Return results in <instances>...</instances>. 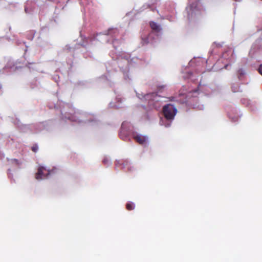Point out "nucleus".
<instances>
[{
  "instance_id": "nucleus-1",
  "label": "nucleus",
  "mask_w": 262,
  "mask_h": 262,
  "mask_svg": "<svg viewBox=\"0 0 262 262\" xmlns=\"http://www.w3.org/2000/svg\"><path fill=\"white\" fill-rule=\"evenodd\" d=\"M143 99L148 101V103L150 106H152L156 109H158L160 107V105H157V103L160 102L162 97L158 95L156 93H152L147 94L143 97Z\"/></svg>"
},
{
  "instance_id": "nucleus-2",
  "label": "nucleus",
  "mask_w": 262,
  "mask_h": 262,
  "mask_svg": "<svg viewBox=\"0 0 262 262\" xmlns=\"http://www.w3.org/2000/svg\"><path fill=\"white\" fill-rule=\"evenodd\" d=\"M177 109L172 104H168L163 107V113L167 120L171 121L177 113Z\"/></svg>"
},
{
  "instance_id": "nucleus-3",
  "label": "nucleus",
  "mask_w": 262,
  "mask_h": 262,
  "mask_svg": "<svg viewBox=\"0 0 262 262\" xmlns=\"http://www.w3.org/2000/svg\"><path fill=\"white\" fill-rule=\"evenodd\" d=\"M189 6L187 7L188 16L190 19L192 17L193 14L197 13L198 10L200 7V3L198 0H188Z\"/></svg>"
},
{
  "instance_id": "nucleus-4",
  "label": "nucleus",
  "mask_w": 262,
  "mask_h": 262,
  "mask_svg": "<svg viewBox=\"0 0 262 262\" xmlns=\"http://www.w3.org/2000/svg\"><path fill=\"white\" fill-rule=\"evenodd\" d=\"M53 172V170H50L43 166H40L38 168V172L36 174L35 178L37 180H41L48 178V176Z\"/></svg>"
},
{
  "instance_id": "nucleus-5",
  "label": "nucleus",
  "mask_w": 262,
  "mask_h": 262,
  "mask_svg": "<svg viewBox=\"0 0 262 262\" xmlns=\"http://www.w3.org/2000/svg\"><path fill=\"white\" fill-rule=\"evenodd\" d=\"M61 113L63 115H64L65 118L69 120L77 122H80L78 118H77L76 117L73 116V115H72V114L73 113L76 114L77 115H79V113H76L74 108H70V112H68L65 111V110H63L62 111Z\"/></svg>"
},
{
  "instance_id": "nucleus-6",
  "label": "nucleus",
  "mask_w": 262,
  "mask_h": 262,
  "mask_svg": "<svg viewBox=\"0 0 262 262\" xmlns=\"http://www.w3.org/2000/svg\"><path fill=\"white\" fill-rule=\"evenodd\" d=\"M134 139L139 144L146 146L148 143V138L146 136H144L140 134H137L134 136Z\"/></svg>"
},
{
  "instance_id": "nucleus-7",
  "label": "nucleus",
  "mask_w": 262,
  "mask_h": 262,
  "mask_svg": "<svg viewBox=\"0 0 262 262\" xmlns=\"http://www.w3.org/2000/svg\"><path fill=\"white\" fill-rule=\"evenodd\" d=\"M118 30L117 29H110L108 30L107 35L111 36L113 38L112 43L115 48H116V41L117 40L114 38L118 36Z\"/></svg>"
},
{
  "instance_id": "nucleus-8",
  "label": "nucleus",
  "mask_w": 262,
  "mask_h": 262,
  "mask_svg": "<svg viewBox=\"0 0 262 262\" xmlns=\"http://www.w3.org/2000/svg\"><path fill=\"white\" fill-rule=\"evenodd\" d=\"M128 123L127 122H123L122 124V126H121V131L120 132V137L121 138L123 139V140L125 139V138H126V137H123L122 135V134L123 132H125L127 129V127L128 125Z\"/></svg>"
},
{
  "instance_id": "nucleus-9",
  "label": "nucleus",
  "mask_w": 262,
  "mask_h": 262,
  "mask_svg": "<svg viewBox=\"0 0 262 262\" xmlns=\"http://www.w3.org/2000/svg\"><path fill=\"white\" fill-rule=\"evenodd\" d=\"M150 26L151 28L156 31L157 32H159L161 31V29L159 25L154 21H151L150 23Z\"/></svg>"
},
{
  "instance_id": "nucleus-10",
  "label": "nucleus",
  "mask_w": 262,
  "mask_h": 262,
  "mask_svg": "<svg viewBox=\"0 0 262 262\" xmlns=\"http://www.w3.org/2000/svg\"><path fill=\"white\" fill-rule=\"evenodd\" d=\"M135 208V204L133 202H128L126 204V208L130 210H132V209H134Z\"/></svg>"
},
{
  "instance_id": "nucleus-11",
  "label": "nucleus",
  "mask_w": 262,
  "mask_h": 262,
  "mask_svg": "<svg viewBox=\"0 0 262 262\" xmlns=\"http://www.w3.org/2000/svg\"><path fill=\"white\" fill-rule=\"evenodd\" d=\"M238 78L242 79V77L245 74V71L244 70L241 69L238 71Z\"/></svg>"
},
{
  "instance_id": "nucleus-12",
  "label": "nucleus",
  "mask_w": 262,
  "mask_h": 262,
  "mask_svg": "<svg viewBox=\"0 0 262 262\" xmlns=\"http://www.w3.org/2000/svg\"><path fill=\"white\" fill-rule=\"evenodd\" d=\"M10 163L12 165L19 166L20 163L18 160L16 159H12L10 161Z\"/></svg>"
},
{
  "instance_id": "nucleus-13",
  "label": "nucleus",
  "mask_w": 262,
  "mask_h": 262,
  "mask_svg": "<svg viewBox=\"0 0 262 262\" xmlns=\"http://www.w3.org/2000/svg\"><path fill=\"white\" fill-rule=\"evenodd\" d=\"M103 162L104 164H106L107 165H109L111 164V161L110 159L107 158H104Z\"/></svg>"
},
{
  "instance_id": "nucleus-14",
  "label": "nucleus",
  "mask_w": 262,
  "mask_h": 262,
  "mask_svg": "<svg viewBox=\"0 0 262 262\" xmlns=\"http://www.w3.org/2000/svg\"><path fill=\"white\" fill-rule=\"evenodd\" d=\"M232 90L233 92H236L239 91V88L238 86H237L236 87L232 86Z\"/></svg>"
},
{
  "instance_id": "nucleus-15",
  "label": "nucleus",
  "mask_w": 262,
  "mask_h": 262,
  "mask_svg": "<svg viewBox=\"0 0 262 262\" xmlns=\"http://www.w3.org/2000/svg\"><path fill=\"white\" fill-rule=\"evenodd\" d=\"M32 149L34 152H36L38 149V147L37 145H34L32 147Z\"/></svg>"
},
{
  "instance_id": "nucleus-16",
  "label": "nucleus",
  "mask_w": 262,
  "mask_h": 262,
  "mask_svg": "<svg viewBox=\"0 0 262 262\" xmlns=\"http://www.w3.org/2000/svg\"><path fill=\"white\" fill-rule=\"evenodd\" d=\"M229 117L231 118L232 120L233 121V122H235V121H237L238 120V117H235V118H232L231 115L230 114H229Z\"/></svg>"
},
{
  "instance_id": "nucleus-17",
  "label": "nucleus",
  "mask_w": 262,
  "mask_h": 262,
  "mask_svg": "<svg viewBox=\"0 0 262 262\" xmlns=\"http://www.w3.org/2000/svg\"><path fill=\"white\" fill-rule=\"evenodd\" d=\"M230 53L231 54V57L230 58V59H229V60H232V59L233 58V59H234V57H233V51H232L231 50H230L229 51Z\"/></svg>"
},
{
  "instance_id": "nucleus-18",
  "label": "nucleus",
  "mask_w": 262,
  "mask_h": 262,
  "mask_svg": "<svg viewBox=\"0 0 262 262\" xmlns=\"http://www.w3.org/2000/svg\"><path fill=\"white\" fill-rule=\"evenodd\" d=\"M258 70L259 73L262 75V64L260 65Z\"/></svg>"
},
{
  "instance_id": "nucleus-19",
  "label": "nucleus",
  "mask_w": 262,
  "mask_h": 262,
  "mask_svg": "<svg viewBox=\"0 0 262 262\" xmlns=\"http://www.w3.org/2000/svg\"><path fill=\"white\" fill-rule=\"evenodd\" d=\"M110 104L111 106V107H114L116 108L120 107V106L119 105H113L112 103H110Z\"/></svg>"
},
{
  "instance_id": "nucleus-20",
  "label": "nucleus",
  "mask_w": 262,
  "mask_h": 262,
  "mask_svg": "<svg viewBox=\"0 0 262 262\" xmlns=\"http://www.w3.org/2000/svg\"><path fill=\"white\" fill-rule=\"evenodd\" d=\"M153 34H154V33H153V32H152V33H150V34L149 35V36H148V39H149H149H150L151 38V37H152V36Z\"/></svg>"
},
{
  "instance_id": "nucleus-21",
  "label": "nucleus",
  "mask_w": 262,
  "mask_h": 262,
  "mask_svg": "<svg viewBox=\"0 0 262 262\" xmlns=\"http://www.w3.org/2000/svg\"><path fill=\"white\" fill-rule=\"evenodd\" d=\"M227 53L226 52V53H223V57L225 59L227 58Z\"/></svg>"
},
{
  "instance_id": "nucleus-22",
  "label": "nucleus",
  "mask_w": 262,
  "mask_h": 262,
  "mask_svg": "<svg viewBox=\"0 0 262 262\" xmlns=\"http://www.w3.org/2000/svg\"><path fill=\"white\" fill-rule=\"evenodd\" d=\"M170 125V123H168V124H165V126L166 127H168V126H169Z\"/></svg>"
},
{
  "instance_id": "nucleus-23",
  "label": "nucleus",
  "mask_w": 262,
  "mask_h": 262,
  "mask_svg": "<svg viewBox=\"0 0 262 262\" xmlns=\"http://www.w3.org/2000/svg\"><path fill=\"white\" fill-rule=\"evenodd\" d=\"M228 66H229V65H228V64H226V65H225V69H227V68H228Z\"/></svg>"
},
{
  "instance_id": "nucleus-24",
  "label": "nucleus",
  "mask_w": 262,
  "mask_h": 262,
  "mask_svg": "<svg viewBox=\"0 0 262 262\" xmlns=\"http://www.w3.org/2000/svg\"><path fill=\"white\" fill-rule=\"evenodd\" d=\"M25 11H26V13H27V12H27V11H28V9H27V8H25Z\"/></svg>"
},
{
  "instance_id": "nucleus-25",
  "label": "nucleus",
  "mask_w": 262,
  "mask_h": 262,
  "mask_svg": "<svg viewBox=\"0 0 262 262\" xmlns=\"http://www.w3.org/2000/svg\"><path fill=\"white\" fill-rule=\"evenodd\" d=\"M203 105H201V106H200V109H201H201H203Z\"/></svg>"
},
{
  "instance_id": "nucleus-26",
  "label": "nucleus",
  "mask_w": 262,
  "mask_h": 262,
  "mask_svg": "<svg viewBox=\"0 0 262 262\" xmlns=\"http://www.w3.org/2000/svg\"><path fill=\"white\" fill-rule=\"evenodd\" d=\"M2 85L0 84V90L2 89Z\"/></svg>"
}]
</instances>
